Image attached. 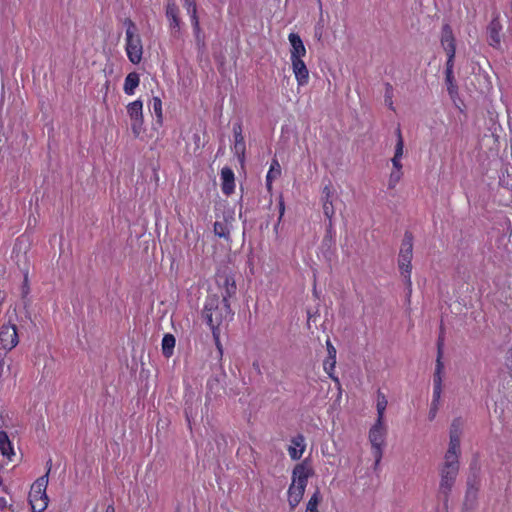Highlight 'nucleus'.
<instances>
[{"label":"nucleus","mask_w":512,"mask_h":512,"mask_svg":"<svg viewBox=\"0 0 512 512\" xmlns=\"http://www.w3.org/2000/svg\"><path fill=\"white\" fill-rule=\"evenodd\" d=\"M292 69L299 86H304L309 80V71L303 60L292 62Z\"/></svg>","instance_id":"16"},{"label":"nucleus","mask_w":512,"mask_h":512,"mask_svg":"<svg viewBox=\"0 0 512 512\" xmlns=\"http://www.w3.org/2000/svg\"><path fill=\"white\" fill-rule=\"evenodd\" d=\"M323 213L328 218V227L333 226L332 217L335 214L333 206V190L331 185H326L322 190Z\"/></svg>","instance_id":"11"},{"label":"nucleus","mask_w":512,"mask_h":512,"mask_svg":"<svg viewBox=\"0 0 512 512\" xmlns=\"http://www.w3.org/2000/svg\"><path fill=\"white\" fill-rule=\"evenodd\" d=\"M233 131H234V136H235V145H234L235 154H237L239 156L240 160L242 161L243 157H244V152H245V143H244V138L242 136V129H241L240 124H236L234 126Z\"/></svg>","instance_id":"19"},{"label":"nucleus","mask_w":512,"mask_h":512,"mask_svg":"<svg viewBox=\"0 0 512 512\" xmlns=\"http://www.w3.org/2000/svg\"><path fill=\"white\" fill-rule=\"evenodd\" d=\"M49 465L48 471L51 469V460L47 463ZM48 473L39 477L31 486L29 492V503L33 512H43L48 505V497L46 488L48 485Z\"/></svg>","instance_id":"4"},{"label":"nucleus","mask_w":512,"mask_h":512,"mask_svg":"<svg viewBox=\"0 0 512 512\" xmlns=\"http://www.w3.org/2000/svg\"><path fill=\"white\" fill-rule=\"evenodd\" d=\"M231 310L230 305L226 297H219L218 295H209L204 309L203 318L210 326L213 332V336L218 343L219 327L230 316Z\"/></svg>","instance_id":"1"},{"label":"nucleus","mask_w":512,"mask_h":512,"mask_svg":"<svg viewBox=\"0 0 512 512\" xmlns=\"http://www.w3.org/2000/svg\"><path fill=\"white\" fill-rule=\"evenodd\" d=\"M106 512H115V509L112 505H109L106 509Z\"/></svg>","instance_id":"43"},{"label":"nucleus","mask_w":512,"mask_h":512,"mask_svg":"<svg viewBox=\"0 0 512 512\" xmlns=\"http://www.w3.org/2000/svg\"><path fill=\"white\" fill-rule=\"evenodd\" d=\"M153 111L156 114L159 121L162 119V103L160 98L154 97L153 98Z\"/></svg>","instance_id":"38"},{"label":"nucleus","mask_w":512,"mask_h":512,"mask_svg":"<svg viewBox=\"0 0 512 512\" xmlns=\"http://www.w3.org/2000/svg\"><path fill=\"white\" fill-rule=\"evenodd\" d=\"M321 500L322 497L320 491L317 489L307 503L306 512H318V505Z\"/></svg>","instance_id":"28"},{"label":"nucleus","mask_w":512,"mask_h":512,"mask_svg":"<svg viewBox=\"0 0 512 512\" xmlns=\"http://www.w3.org/2000/svg\"><path fill=\"white\" fill-rule=\"evenodd\" d=\"M396 135H397V143H396V146H395V154H394V156L396 158H401L402 155H403L404 141H403V137H402L400 128H398L396 130Z\"/></svg>","instance_id":"33"},{"label":"nucleus","mask_w":512,"mask_h":512,"mask_svg":"<svg viewBox=\"0 0 512 512\" xmlns=\"http://www.w3.org/2000/svg\"><path fill=\"white\" fill-rule=\"evenodd\" d=\"M0 452L8 458L13 454L11 443L5 432H0Z\"/></svg>","instance_id":"26"},{"label":"nucleus","mask_w":512,"mask_h":512,"mask_svg":"<svg viewBox=\"0 0 512 512\" xmlns=\"http://www.w3.org/2000/svg\"><path fill=\"white\" fill-rule=\"evenodd\" d=\"M440 396H441V391H438V394H436V391H433V399H432L430 410L428 413V418L430 421H433L437 415V412L439 409Z\"/></svg>","instance_id":"29"},{"label":"nucleus","mask_w":512,"mask_h":512,"mask_svg":"<svg viewBox=\"0 0 512 512\" xmlns=\"http://www.w3.org/2000/svg\"><path fill=\"white\" fill-rule=\"evenodd\" d=\"M459 471V462L445 461L440 470L441 481L439 485V493L447 499Z\"/></svg>","instance_id":"6"},{"label":"nucleus","mask_w":512,"mask_h":512,"mask_svg":"<svg viewBox=\"0 0 512 512\" xmlns=\"http://www.w3.org/2000/svg\"><path fill=\"white\" fill-rule=\"evenodd\" d=\"M441 45L448 56L446 69H450L451 71H453L456 47L452 29L448 24H445L442 28Z\"/></svg>","instance_id":"8"},{"label":"nucleus","mask_w":512,"mask_h":512,"mask_svg":"<svg viewBox=\"0 0 512 512\" xmlns=\"http://www.w3.org/2000/svg\"><path fill=\"white\" fill-rule=\"evenodd\" d=\"M326 346H327L328 357L331 360V368H334L335 364H336V349L333 346V344L330 342V340L326 341Z\"/></svg>","instance_id":"36"},{"label":"nucleus","mask_w":512,"mask_h":512,"mask_svg":"<svg viewBox=\"0 0 512 512\" xmlns=\"http://www.w3.org/2000/svg\"><path fill=\"white\" fill-rule=\"evenodd\" d=\"M454 76H453V71H451L450 69H446V83H447V88H448V92L449 94L452 96L455 91H456V86L454 84Z\"/></svg>","instance_id":"35"},{"label":"nucleus","mask_w":512,"mask_h":512,"mask_svg":"<svg viewBox=\"0 0 512 512\" xmlns=\"http://www.w3.org/2000/svg\"><path fill=\"white\" fill-rule=\"evenodd\" d=\"M214 233L218 237L224 238L225 240L229 241L230 230L227 221H216L214 223Z\"/></svg>","instance_id":"25"},{"label":"nucleus","mask_w":512,"mask_h":512,"mask_svg":"<svg viewBox=\"0 0 512 512\" xmlns=\"http://www.w3.org/2000/svg\"><path fill=\"white\" fill-rule=\"evenodd\" d=\"M401 158H396L395 156L391 159L393 170H402V164L400 162Z\"/></svg>","instance_id":"40"},{"label":"nucleus","mask_w":512,"mask_h":512,"mask_svg":"<svg viewBox=\"0 0 512 512\" xmlns=\"http://www.w3.org/2000/svg\"><path fill=\"white\" fill-rule=\"evenodd\" d=\"M175 337L172 334H165L162 339V352L167 358L171 357L175 347Z\"/></svg>","instance_id":"23"},{"label":"nucleus","mask_w":512,"mask_h":512,"mask_svg":"<svg viewBox=\"0 0 512 512\" xmlns=\"http://www.w3.org/2000/svg\"><path fill=\"white\" fill-rule=\"evenodd\" d=\"M413 257V236L411 233L406 232L402 240L398 265L401 270V274L405 277L408 286H411V261Z\"/></svg>","instance_id":"5"},{"label":"nucleus","mask_w":512,"mask_h":512,"mask_svg":"<svg viewBox=\"0 0 512 512\" xmlns=\"http://www.w3.org/2000/svg\"><path fill=\"white\" fill-rule=\"evenodd\" d=\"M324 369L328 372V374L332 377V373L331 371L334 369V368H331V360L329 359V357H327V359L324 361Z\"/></svg>","instance_id":"41"},{"label":"nucleus","mask_w":512,"mask_h":512,"mask_svg":"<svg viewBox=\"0 0 512 512\" xmlns=\"http://www.w3.org/2000/svg\"><path fill=\"white\" fill-rule=\"evenodd\" d=\"M208 389L211 393L217 394L220 391L224 390V387L221 385L220 378L218 376L211 378L208 383Z\"/></svg>","instance_id":"31"},{"label":"nucleus","mask_w":512,"mask_h":512,"mask_svg":"<svg viewBox=\"0 0 512 512\" xmlns=\"http://www.w3.org/2000/svg\"><path fill=\"white\" fill-rule=\"evenodd\" d=\"M403 175L402 170H392L388 180V188L394 189Z\"/></svg>","instance_id":"32"},{"label":"nucleus","mask_w":512,"mask_h":512,"mask_svg":"<svg viewBox=\"0 0 512 512\" xmlns=\"http://www.w3.org/2000/svg\"><path fill=\"white\" fill-rule=\"evenodd\" d=\"M184 5H185V7L187 9V12L191 16V20H192L193 26H197V20H199V19H198V16H197L196 1L195 0H184Z\"/></svg>","instance_id":"30"},{"label":"nucleus","mask_w":512,"mask_h":512,"mask_svg":"<svg viewBox=\"0 0 512 512\" xmlns=\"http://www.w3.org/2000/svg\"><path fill=\"white\" fill-rule=\"evenodd\" d=\"M292 446L289 447V455L293 460H298L302 457L305 450V438L299 434L292 438Z\"/></svg>","instance_id":"17"},{"label":"nucleus","mask_w":512,"mask_h":512,"mask_svg":"<svg viewBox=\"0 0 512 512\" xmlns=\"http://www.w3.org/2000/svg\"><path fill=\"white\" fill-rule=\"evenodd\" d=\"M385 102L390 109L394 110L392 102V86L390 84H386Z\"/></svg>","instance_id":"39"},{"label":"nucleus","mask_w":512,"mask_h":512,"mask_svg":"<svg viewBox=\"0 0 512 512\" xmlns=\"http://www.w3.org/2000/svg\"><path fill=\"white\" fill-rule=\"evenodd\" d=\"M313 474L312 468L306 461L297 464L292 473V483L288 489V502L291 509H294L302 500L308 478Z\"/></svg>","instance_id":"2"},{"label":"nucleus","mask_w":512,"mask_h":512,"mask_svg":"<svg viewBox=\"0 0 512 512\" xmlns=\"http://www.w3.org/2000/svg\"><path fill=\"white\" fill-rule=\"evenodd\" d=\"M19 342L15 325L6 324L0 328V345L5 350L13 349Z\"/></svg>","instance_id":"10"},{"label":"nucleus","mask_w":512,"mask_h":512,"mask_svg":"<svg viewBox=\"0 0 512 512\" xmlns=\"http://www.w3.org/2000/svg\"><path fill=\"white\" fill-rule=\"evenodd\" d=\"M388 401L386 399V396L384 393H382L380 390L377 391V420L383 421L384 420V413L387 407Z\"/></svg>","instance_id":"24"},{"label":"nucleus","mask_w":512,"mask_h":512,"mask_svg":"<svg viewBox=\"0 0 512 512\" xmlns=\"http://www.w3.org/2000/svg\"><path fill=\"white\" fill-rule=\"evenodd\" d=\"M281 175V166L279 162L274 159L271 163L270 169L266 176V186L268 190L272 188V181Z\"/></svg>","instance_id":"21"},{"label":"nucleus","mask_w":512,"mask_h":512,"mask_svg":"<svg viewBox=\"0 0 512 512\" xmlns=\"http://www.w3.org/2000/svg\"><path fill=\"white\" fill-rule=\"evenodd\" d=\"M460 451V440L450 438L449 448L445 454V461L458 462V454Z\"/></svg>","instance_id":"20"},{"label":"nucleus","mask_w":512,"mask_h":512,"mask_svg":"<svg viewBox=\"0 0 512 512\" xmlns=\"http://www.w3.org/2000/svg\"><path fill=\"white\" fill-rule=\"evenodd\" d=\"M143 104L140 100H136L127 106V113L131 120V129L135 136H139L143 125Z\"/></svg>","instance_id":"9"},{"label":"nucleus","mask_w":512,"mask_h":512,"mask_svg":"<svg viewBox=\"0 0 512 512\" xmlns=\"http://www.w3.org/2000/svg\"><path fill=\"white\" fill-rule=\"evenodd\" d=\"M460 436H461V422L459 419H456L451 424L450 438L460 440Z\"/></svg>","instance_id":"34"},{"label":"nucleus","mask_w":512,"mask_h":512,"mask_svg":"<svg viewBox=\"0 0 512 512\" xmlns=\"http://www.w3.org/2000/svg\"><path fill=\"white\" fill-rule=\"evenodd\" d=\"M194 28V32H195V39H196V44L199 48H202L205 46V43H204V37L201 35V28H200V24H199V20H197V26H193Z\"/></svg>","instance_id":"37"},{"label":"nucleus","mask_w":512,"mask_h":512,"mask_svg":"<svg viewBox=\"0 0 512 512\" xmlns=\"http://www.w3.org/2000/svg\"><path fill=\"white\" fill-rule=\"evenodd\" d=\"M479 483L476 479V476H474L473 479H468V490L466 493V499H465V506L468 509H474L477 507L478 504V487Z\"/></svg>","instance_id":"13"},{"label":"nucleus","mask_w":512,"mask_h":512,"mask_svg":"<svg viewBox=\"0 0 512 512\" xmlns=\"http://www.w3.org/2000/svg\"><path fill=\"white\" fill-rule=\"evenodd\" d=\"M126 27V52L133 64H138L142 59L143 45L135 23L127 18L124 21Z\"/></svg>","instance_id":"3"},{"label":"nucleus","mask_w":512,"mask_h":512,"mask_svg":"<svg viewBox=\"0 0 512 512\" xmlns=\"http://www.w3.org/2000/svg\"><path fill=\"white\" fill-rule=\"evenodd\" d=\"M222 191L226 195H230L234 191V173L228 168L224 167L221 170Z\"/></svg>","instance_id":"18"},{"label":"nucleus","mask_w":512,"mask_h":512,"mask_svg":"<svg viewBox=\"0 0 512 512\" xmlns=\"http://www.w3.org/2000/svg\"><path fill=\"white\" fill-rule=\"evenodd\" d=\"M288 39L291 44V62L302 60L306 55V48L300 36L296 33H290Z\"/></svg>","instance_id":"12"},{"label":"nucleus","mask_w":512,"mask_h":512,"mask_svg":"<svg viewBox=\"0 0 512 512\" xmlns=\"http://www.w3.org/2000/svg\"><path fill=\"white\" fill-rule=\"evenodd\" d=\"M221 279H223V286L225 288V293H226L222 297H226V299L228 300V297H231L232 295H234L236 293L235 280L229 276L221 277Z\"/></svg>","instance_id":"27"},{"label":"nucleus","mask_w":512,"mask_h":512,"mask_svg":"<svg viewBox=\"0 0 512 512\" xmlns=\"http://www.w3.org/2000/svg\"><path fill=\"white\" fill-rule=\"evenodd\" d=\"M442 342H438V352H437V359H436V369L433 376V383H434V390L436 391V394H438V391L442 392V373L444 369V365L441 361L443 352H442Z\"/></svg>","instance_id":"14"},{"label":"nucleus","mask_w":512,"mask_h":512,"mask_svg":"<svg viewBox=\"0 0 512 512\" xmlns=\"http://www.w3.org/2000/svg\"><path fill=\"white\" fill-rule=\"evenodd\" d=\"M139 75L136 72L129 73L125 78L124 91L128 95L134 93L135 88L139 85Z\"/></svg>","instance_id":"22"},{"label":"nucleus","mask_w":512,"mask_h":512,"mask_svg":"<svg viewBox=\"0 0 512 512\" xmlns=\"http://www.w3.org/2000/svg\"><path fill=\"white\" fill-rule=\"evenodd\" d=\"M386 433L387 430L384 421L380 420H376L369 431V441L375 457V465H378L381 461L383 454L382 447L385 443Z\"/></svg>","instance_id":"7"},{"label":"nucleus","mask_w":512,"mask_h":512,"mask_svg":"<svg viewBox=\"0 0 512 512\" xmlns=\"http://www.w3.org/2000/svg\"><path fill=\"white\" fill-rule=\"evenodd\" d=\"M166 17L169 20L170 28L175 29L177 32L180 30L179 8L174 0H167L166 4Z\"/></svg>","instance_id":"15"},{"label":"nucleus","mask_w":512,"mask_h":512,"mask_svg":"<svg viewBox=\"0 0 512 512\" xmlns=\"http://www.w3.org/2000/svg\"><path fill=\"white\" fill-rule=\"evenodd\" d=\"M284 211H285V206H284V202L283 201H280L279 202V220H278V223L281 221V218L282 216L284 215Z\"/></svg>","instance_id":"42"}]
</instances>
